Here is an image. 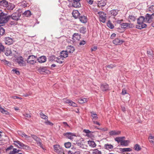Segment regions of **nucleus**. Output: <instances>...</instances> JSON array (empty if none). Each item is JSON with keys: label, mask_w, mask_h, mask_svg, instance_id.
I'll use <instances>...</instances> for the list:
<instances>
[{"label": "nucleus", "mask_w": 154, "mask_h": 154, "mask_svg": "<svg viewBox=\"0 0 154 154\" xmlns=\"http://www.w3.org/2000/svg\"><path fill=\"white\" fill-rule=\"evenodd\" d=\"M145 20V18L144 17L141 16L139 17L137 20V23L138 25H136V28L141 29L146 28L147 27V25L144 23Z\"/></svg>", "instance_id": "nucleus-1"}, {"label": "nucleus", "mask_w": 154, "mask_h": 154, "mask_svg": "<svg viewBox=\"0 0 154 154\" xmlns=\"http://www.w3.org/2000/svg\"><path fill=\"white\" fill-rule=\"evenodd\" d=\"M10 18V16H7L6 14L0 10V25L3 26Z\"/></svg>", "instance_id": "nucleus-2"}, {"label": "nucleus", "mask_w": 154, "mask_h": 154, "mask_svg": "<svg viewBox=\"0 0 154 154\" xmlns=\"http://www.w3.org/2000/svg\"><path fill=\"white\" fill-rule=\"evenodd\" d=\"M14 144L16 145L18 148H23L26 149H29L30 147L28 146L27 145L23 144V143L21 142L18 140L14 141Z\"/></svg>", "instance_id": "nucleus-3"}, {"label": "nucleus", "mask_w": 154, "mask_h": 154, "mask_svg": "<svg viewBox=\"0 0 154 154\" xmlns=\"http://www.w3.org/2000/svg\"><path fill=\"white\" fill-rule=\"evenodd\" d=\"M31 137L36 142L37 145L43 149L42 144L41 142V139L36 135L34 134H31Z\"/></svg>", "instance_id": "nucleus-4"}, {"label": "nucleus", "mask_w": 154, "mask_h": 154, "mask_svg": "<svg viewBox=\"0 0 154 154\" xmlns=\"http://www.w3.org/2000/svg\"><path fill=\"white\" fill-rule=\"evenodd\" d=\"M54 150L55 152L58 154H64L62 148L59 145H56L54 146Z\"/></svg>", "instance_id": "nucleus-5"}, {"label": "nucleus", "mask_w": 154, "mask_h": 154, "mask_svg": "<svg viewBox=\"0 0 154 154\" xmlns=\"http://www.w3.org/2000/svg\"><path fill=\"white\" fill-rule=\"evenodd\" d=\"M16 62L20 66H26V63L24 60V59L22 57L20 56L18 57L16 60Z\"/></svg>", "instance_id": "nucleus-6"}, {"label": "nucleus", "mask_w": 154, "mask_h": 154, "mask_svg": "<svg viewBox=\"0 0 154 154\" xmlns=\"http://www.w3.org/2000/svg\"><path fill=\"white\" fill-rule=\"evenodd\" d=\"M36 57L33 55L29 56L27 60V62L30 64H33L36 63Z\"/></svg>", "instance_id": "nucleus-7"}, {"label": "nucleus", "mask_w": 154, "mask_h": 154, "mask_svg": "<svg viewBox=\"0 0 154 154\" xmlns=\"http://www.w3.org/2000/svg\"><path fill=\"white\" fill-rule=\"evenodd\" d=\"M154 16V14H147L145 17V20L148 23H150L153 21V16Z\"/></svg>", "instance_id": "nucleus-8"}, {"label": "nucleus", "mask_w": 154, "mask_h": 154, "mask_svg": "<svg viewBox=\"0 0 154 154\" xmlns=\"http://www.w3.org/2000/svg\"><path fill=\"white\" fill-rule=\"evenodd\" d=\"M63 135L66 138L72 140H73L74 137L76 136L75 133L71 132H67L63 134Z\"/></svg>", "instance_id": "nucleus-9"}, {"label": "nucleus", "mask_w": 154, "mask_h": 154, "mask_svg": "<svg viewBox=\"0 0 154 154\" xmlns=\"http://www.w3.org/2000/svg\"><path fill=\"white\" fill-rule=\"evenodd\" d=\"M21 16V14L19 12H15L13 13L11 16H10V18L14 20L17 21L19 19L20 17Z\"/></svg>", "instance_id": "nucleus-10"}, {"label": "nucleus", "mask_w": 154, "mask_h": 154, "mask_svg": "<svg viewBox=\"0 0 154 154\" xmlns=\"http://www.w3.org/2000/svg\"><path fill=\"white\" fill-rule=\"evenodd\" d=\"M98 14L99 16V19L100 21L104 23L106 21V14L103 12H99Z\"/></svg>", "instance_id": "nucleus-11"}, {"label": "nucleus", "mask_w": 154, "mask_h": 154, "mask_svg": "<svg viewBox=\"0 0 154 154\" xmlns=\"http://www.w3.org/2000/svg\"><path fill=\"white\" fill-rule=\"evenodd\" d=\"M100 88L103 91H108L109 88V85L106 83H104L101 84Z\"/></svg>", "instance_id": "nucleus-12"}, {"label": "nucleus", "mask_w": 154, "mask_h": 154, "mask_svg": "<svg viewBox=\"0 0 154 154\" xmlns=\"http://www.w3.org/2000/svg\"><path fill=\"white\" fill-rule=\"evenodd\" d=\"M5 41L6 44L9 45L13 43V39L9 37H6L5 38Z\"/></svg>", "instance_id": "nucleus-13"}, {"label": "nucleus", "mask_w": 154, "mask_h": 154, "mask_svg": "<svg viewBox=\"0 0 154 154\" xmlns=\"http://www.w3.org/2000/svg\"><path fill=\"white\" fill-rule=\"evenodd\" d=\"M124 42L123 40H121L118 38H115L113 41V43L116 45H120Z\"/></svg>", "instance_id": "nucleus-14"}, {"label": "nucleus", "mask_w": 154, "mask_h": 154, "mask_svg": "<svg viewBox=\"0 0 154 154\" xmlns=\"http://www.w3.org/2000/svg\"><path fill=\"white\" fill-rule=\"evenodd\" d=\"M60 57L61 58L64 59L68 57V54L66 51H62L60 53Z\"/></svg>", "instance_id": "nucleus-15"}, {"label": "nucleus", "mask_w": 154, "mask_h": 154, "mask_svg": "<svg viewBox=\"0 0 154 154\" xmlns=\"http://www.w3.org/2000/svg\"><path fill=\"white\" fill-rule=\"evenodd\" d=\"M133 25L132 24L128 23H123L121 24V27L122 28H125L128 27L129 28H132Z\"/></svg>", "instance_id": "nucleus-16"}, {"label": "nucleus", "mask_w": 154, "mask_h": 154, "mask_svg": "<svg viewBox=\"0 0 154 154\" xmlns=\"http://www.w3.org/2000/svg\"><path fill=\"white\" fill-rule=\"evenodd\" d=\"M80 0H73L72 6L75 8H79L81 6Z\"/></svg>", "instance_id": "nucleus-17"}, {"label": "nucleus", "mask_w": 154, "mask_h": 154, "mask_svg": "<svg viewBox=\"0 0 154 154\" xmlns=\"http://www.w3.org/2000/svg\"><path fill=\"white\" fill-rule=\"evenodd\" d=\"M18 134L20 136H21L23 137H24L26 139H29L30 138V136H28L26 135L24 132L21 131H18Z\"/></svg>", "instance_id": "nucleus-18"}, {"label": "nucleus", "mask_w": 154, "mask_h": 154, "mask_svg": "<svg viewBox=\"0 0 154 154\" xmlns=\"http://www.w3.org/2000/svg\"><path fill=\"white\" fill-rule=\"evenodd\" d=\"M75 50L74 48L72 46H68L66 48V51L68 53H72Z\"/></svg>", "instance_id": "nucleus-19"}, {"label": "nucleus", "mask_w": 154, "mask_h": 154, "mask_svg": "<svg viewBox=\"0 0 154 154\" xmlns=\"http://www.w3.org/2000/svg\"><path fill=\"white\" fill-rule=\"evenodd\" d=\"M73 40L75 41L76 40H79L80 38V35L78 33L74 34L72 36Z\"/></svg>", "instance_id": "nucleus-20"}, {"label": "nucleus", "mask_w": 154, "mask_h": 154, "mask_svg": "<svg viewBox=\"0 0 154 154\" xmlns=\"http://www.w3.org/2000/svg\"><path fill=\"white\" fill-rule=\"evenodd\" d=\"M121 131H116L115 130L109 132V134L110 135H117L120 134Z\"/></svg>", "instance_id": "nucleus-21"}, {"label": "nucleus", "mask_w": 154, "mask_h": 154, "mask_svg": "<svg viewBox=\"0 0 154 154\" xmlns=\"http://www.w3.org/2000/svg\"><path fill=\"white\" fill-rule=\"evenodd\" d=\"M46 57L44 56L40 57L38 59V62L41 63L45 62L46 61Z\"/></svg>", "instance_id": "nucleus-22"}, {"label": "nucleus", "mask_w": 154, "mask_h": 154, "mask_svg": "<svg viewBox=\"0 0 154 154\" xmlns=\"http://www.w3.org/2000/svg\"><path fill=\"white\" fill-rule=\"evenodd\" d=\"M8 5V2L5 0H3L0 2V5L6 7Z\"/></svg>", "instance_id": "nucleus-23"}, {"label": "nucleus", "mask_w": 154, "mask_h": 154, "mask_svg": "<svg viewBox=\"0 0 154 154\" xmlns=\"http://www.w3.org/2000/svg\"><path fill=\"white\" fill-rule=\"evenodd\" d=\"M66 103H69V104L71 106L74 107H76L77 106V104L73 102L72 101L69 100H66Z\"/></svg>", "instance_id": "nucleus-24"}, {"label": "nucleus", "mask_w": 154, "mask_h": 154, "mask_svg": "<svg viewBox=\"0 0 154 154\" xmlns=\"http://www.w3.org/2000/svg\"><path fill=\"white\" fill-rule=\"evenodd\" d=\"M84 140L82 138H80L79 140H77L76 141V144L80 146L82 145H83V142Z\"/></svg>", "instance_id": "nucleus-25"}, {"label": "nucleus", "mask_w": 154, "mask_h": 154, "mask_svg": "<svg viewBox=\"0 0 154 154\" xmlns=\"http://www.w3.org/2000/svg\"><path fill=\"white\" fill-rule=\"evenodd\" d=\"M88 144L90 146L93 148L95 147L97 145L96 143L93 141H88Z\"/></svg>", "instance_id": "nucleus-26"}, {"label": "nucleus", "mask_w": 154, "mask_h": 154, "mask_svg": "<svg viewBox=\"0 0 154 154\" xmlns=\"http://www.w3.org/2000/svg\"><path fill=\"white\" fill-rule=\"evenodd\" d=\"M72 14L74 18H76L79 16V13L78 11L75 10L73 11L72 13Z\"/></svg>", "instance_id": "nucleus-27"}, {"label": "nucleus", "mask_w": 154, "mask_h": 154, "mask_svg": "<svg viewBox=\"0 0 154 154\" xmlns=\"http://www.w3.org/2000/svg\"><path fill=\"white\" fill-rule=\"evenodd\" d=\"M80 20L83 23H85L87 22V18L85 16H82L79 18Z\"/></svg>", "instance_id": "nucleus-28"}, {"label": "nucleus", "mask_w": 154, "mask_h": 154, "mask_svg": "<svg viewBox=\"0 0 154 154\" xmlns=\"http://www.w3.org/2000/svg\"><path fill=\"white\" fill-rule=\"evenodd\" d=\"M147 53L148 57L150 59H153V52L152 51H147Z\"/></svg>", "instance_id": "nucleus-29"}, {"label": "nucleus", "mask_w": 154, "mask_h": 154, "mask_svg": "<svg viewBox=\"0 0 154 154\" xmlns=\"http://www.w3.org/2000/svg\"><path fill=\"white\" fill-rule=\"evenodd\" d=\"M106 1L104 0H101L99 2L98 4V6L99 7H103L106 5Z\"/></svg>", "instance_id": "nucleus-30"}, {"label": "nucleus", "mask_w": 154, "mask_h": 154, "mask_svg": "<svg viewBox=\"0 0 154 154\" xmlns=\"http://www.w3.org/2000/svg\"><path fill=\"white\" fill-rule=\"evenodd\" d=\"M76 150V147H75L74 146H72L71 149L68 151V154H72Z\"/></svg>", "instance_id": "nucleus-31"}, {"label": "nucleus", "mask_w": 154, "mask_h": 154, "mask_svg": "<svg viewBox=\"0 0 154 154\" xmlns=\"http://www.w3.org/2000/svg\"><path fill=\"white\" fill-rule=\"evenodd\" d=\"M6 7L8 10H12L15 8V6L13 4L9 3V4H8V5Z\"/></svg>", "instance_id": "nucleus-32"}, {"label": "nucleus", "mask_w": 154, "mask_h": 154, "mask_svg": "<svg viewBox=\"0 0 154 154\" xmlns=\"http://www.w3.org/2000/svg\"><path fill=\"white\" fill-rule=\"evenodd\" d=\"M104 146L106 149L108 150L111 149L113 148V146L112 145L108 143L105 144Z\"/></svg>", "instance_id": "nucleus-33"}, {"label": "nucleus", "mask_w": 154, "mask_h": 154, "mask_svg": "<svg viewBox=\"0 0 154 154\" xmlns=\"http://www.w3.org/2000/svg\"><path fill=\"white\" fill-rule=\"evenodd\" d=\"M128 19L130 22H132L135 21L136 18L134 16L131 15L129 16Z\"/></svg>", "instance_id": "nucleus-34"}, {"label": "nucleus", "mask_w": 154, "mask_h": 154, "mask_svg": "<svg viewBox=\"0 0 154 154\" xmlns=\"http://www.w3.org/2000/svg\"><path fill=\"white\" fill-rule=\"evenodd\" d=\"M56 61L59 64H62L63 62V59L62 58H59L58 57H56L55 58Z\"/></svg>", "instance_id": "nucleus-35"}, {"label": "nucleus", "mask_w": 154, "mask_h": 154, "mask_svg": "<svg viewBox=\"0 0 154 154\" xmlns=\"http://www.w3.org/2000/svg\"><path fill=\"white\" fill-rule=\"evenodd\" d=\"M125 137H119L116 138L115 139V140L116 141H117L118 143H121L123 139L125 138Z\"/></svg>", "instance_id": "nucleus-36"}, {"label": "nucleus", "mask_w": 154, "mask_h": 154, "mask_svg": "<svg viewBox=\"0 0 154 154\" xmlns=\"http://www.w3.org/2000/svg\"><path fill=\"white\" fill-rule=\"evenodd\" d=\"M148 140L151 144H154V136H149L148 137Z\"/></svg>", "instance_id": "nucleus-37"}, {"label": "nucleus", "mask_w": 154, "mask_h": 154, "mask_svg": "<svg viewBox=\"0 0 154 154\" xmlns=\"http://www.w3.org/2000/svg\"><path fill=\"white\" fill-rule=\"evenodd\" d=\"M129 143V141L128 140H124L123 139L121 143V144L122 145H124L125 146H127L128 145V143Z\"/></svg>", "instance_id": "nucleus-38"}, {"label": "nucleus", "mask_w": 154, "mask_h": 154, "mask_svg": "<svg viewBox=\"0 0 154 154\" xmlns=\"http://www.w3.org/2000/svg\"><path fill=\"white\" fill-rule=\"evenodd\" d=\"M134 149L137 151H139L141 149V148L138 144H135L134 147Z\"/></svg>", "instance_id": "nucleus-39"}, {"label": "nucleus", "mask_w": 154, "mask_h": 154, "mask_svg": "<svg viewBox=\"0 0 154 154\" xmlns=\"http://www.w3.org/2000/svg\"><path fill=\"white\" fill-rule=\"evenodd\" d=\"M118 11L116 10H112L111 11V14L113 16H116L118 14Z\"/></svg>", "instance_id": "nucleus-40"}, {"label": "nucleus", "mask_w": 154, "mask_h": 154, "mask_svg": "<svg viewBox=\"0 0 154 154\" xmlns=\"http://www.w3.org/2000/svg\"><path fill=\"white\" fill-rule=\"evenodd\" d=\"M11 51L9 48H7L5 52V54L7 56H8L11 55Z\"/></svg>", "instance_id": "nucleus-41"}, {"label": "nucleus", "mask_w": 154, "mask_h": 154, "mask_svg": "<svg viewBox=\"0 0 154 154\" xmlns=\"http://www.w3.org/2000/svg\"><path fill=\"white\" fill-rule=\"evenodd\" d=\"M92 154H102V152L101 151L96 149L93 150Z\"/></svg>", "instance_id": "nucleus-42"}, {"label": "nucleus", "mask_w": 154, "mask_h": 154, "mask_svg": "<svg viewBox=\"0 0 154 154\" xmlns=\"http://www.w3.org/2000/svg\"><path fill=\"white\" fill-rule=\"evenodd\" d=\"M0 112L3 114H5L7 115L9 113V112H8L7 111L5 110L1 107H0Z\"/></svg>", "instance_id": "nucleus-43"}, {"label": "nucleus", "mask_w": 154, "mask_h": 154, "mask_svg": "<svg viewBox=\"0 0 154 154\" xmlns=\"http://www.w3.org/2000/svg\"><path fill=\"white\" fill-rule=\"evenodd\" d=\"M20 150L19 149H17L14 148L13 150L10 151V154H14L16 153H18Z\"/></svg>", "instance_id": "nucleus-44"}, {"label": "nucleus", "mask_w": 154, "mask_h": 154, "mask_svg": "<svg viewBox=\"0 0 154 154\" xmlns=\"http://www.w3.org/2000/svg\"><path fill=\"white\" fill-rule=\"evenodd\" d=\"M88 101V99L87 98H83L79 100V103H83L86 102Z\"/></svg>", "instance_id": "nucleus-45"}, {"label": "nucleus", "mask_w": 154, "mask_h": 154, "mask_svg": "<svg viewBox=\"0 0 154 154\" xmlns=\"http://www.w3.org/2000/svg\"><path fill=\"white\" fill-rule=\"evenodd\" d=\"M40 115L41 116V117L45 120H47L48 117L45 116L42 112H41L40 113Z\"/></svg>", "instance_id": "nucleus-46"}, {"label": "nucleus", "mask_w": 154, "mask_h": 154, "mask_svg": "<svg viewBox=\"0 0 154 154\" xmlns=\"http://www.w3.org/2000/svg\"><path fill=\"white\" fill-rule=\"evenodd\" d=\"M65 147L66 148H69L71 146V144L70 142H68L64 143Z\"/></svg>", "instance_id": "nucleus-47"}, {"label": "nucleus", "mask_w": 154, "mask_h": 154, "mask_svg": "<svg viewBox=\"0 0 154 154\" xmlns=\"http://www.w3.org/2000/svg\"><path fill=\"white\" fill-rule=\"evenodd\" d=\"M23 14L26 16L28 17L31 15V12L27 10L25 11L23 13Z\"/></svg>", "instance_id": "nucleus-48"}, {"label": "nucleus", "mask_w": 154, "mask_h": 154, "mask_svg": "<svg viewBox=\"0 0 154 154\" xmlns=\"http://www.w3.org/2000/svg\"><path fill=\"white\" fill-rule=\"evenodd\" d=\"M148 11L151 13L154 12V5H152L150 6L148 8Z\"/></svg>", "instance_id": "nucleus-49"}, {"label": "nucleus", "mask_w": 154, "mask_h": 154, "mask_svg": "<svg viewBox=\"0 0 154 154\" xmlns=\"http://www.w3.org/2000/svg\"><path fill=\"white\" fill-rule=\"evenodd\" d=\"M86 31V28L85 27H82L80 28V32L81 33H84Z\"/></svg>", "instance_id": "nucleus-50"}, {"label": "nucleus", "mask_w": 154, "mask_h": 154, "mask_svg": "<svg viewBox=\"0 0 154 154\" xmlns=\"http://www.w3.org/2000/svg\"><path fill=\"white\" fill-rule=\"evenodd\" d=\"M107 25L108 27L112 29H113L114 27L113 25L109 21L107 23Z\"/></svg>", "instance_id": "nucleus-51"}, {"label": "nucleus", "mask_w": 154, "mask_h": 154, "mask_svg": "<svg viewBox=\"0 0 154 154\" xmlns=\"http://www.w3.org/2000/svg\"><path fill=\"white\" fill-rule=\"evenodd\" d=\"M91 116L93 118V119L96 120L98 118L96 114L92 112H91Z\"/></svg>", "instance_id": "nucleus-52"}, {"label": "nucleus", "mask_w": 154, "mask_h": 154, "mask_svg": "<svg viewBox=\"0 0 154 154\" xmlns=\"http://www.w3.org/2000/svg\"><path fill=\"white\" fill-rule=\"evenodd\" d=\"M42 72H43L46 74H48L50 73V72L49 70L46 69L45 68H42Z\"/></svg>", "instance_id": "nucleus-53"}, {"label": "nucleus", "mask_w": 154, "mask_h": 154, "mask_svg": "<svg viewBox=\"0 0 154 154\" xmlns=\"http://www.w3.org/2000/svg\"><path fill=\"white\" fill-rule=\"evenodd\" d=\"M82 151L81 150H76L72 154H82Z\"/></svg>", "instance_id": "nucleus-54"}, {"label": "nucleus", "mask_w": 154, "mask_h": 154, "mask_svg": "<svg viewBox=\"0 0 154 154\" xmlns=\"http://www.w3.org/2000/svg\"><path fill=\"white\" fill-rule=\"evenodd\" d=\"M115 66V65L110 64L106 66V68L112 69Z\"/></svg>", "instance_id": "nucleus-55"}, {"label": "nucleus", "mask_w": 154, "mask_h": 154, "mask_svg": "<svg viewBox=\"0 0 154 154\" xmlns=\"http://www.w3.org/2000/svg\"><path fill=\"white\" fill-rule=\"evenodd\" d=\"M122 151L123 152L130 151L131 150V149L130 148H122Z\"/></svg>", "instance_id": "nucleus-56"}, {"label": "nucleus", "mask_w": 154, "mask_h": 154, "mask_svg": "<svg viewBox=\"0 0 154 154\" xmlns=\"http://www.w3.org/2000/svg\"><path fill=\"white\" fill-rule=\"evenodd\" d=\"M12 72L13 73H16L17 75H19L20 74L19 71L17 70L16 69H14L12 70Z\"/></svg>", "instance_id": "nucleus-57"}, {"label": "nucleus", "mask_w": 154, "mask_h": 154, "mask_svg": "<svg viewBox=\"0 0 154 154\" xmlns=\"http://www.w3.org/2000/svg\"><path fill=\"white\" fill-rule=\"evenodd\" d=\"M127 90L125 88H123L122 90V91L121 94L123 95L127 94Z\"/></svg>", "instance_id": "nucleus-58"}, {"label": "nucleus", "mask_w": 154, "mask_h": 154, "mask_svg": "<svg viewBox=\"0 0 154 154\" xmlns=\"http://www.w3.org/2000/svg\"><path fill=\"white\" fill-rule=\"evenodd\" d=\"M45 123L47 125L52 126L53 124L52 123L50 122L49 121L47 120L45 122Z\"/></svg>", "instance_id": "nucleus-59"}, {"label": "nucleus", "mask_w": 154, "mask_h": 154, "mask_svg": "<svg viewBox=\"0 0 154 154\" xmlns=\"http://www.w3.org/2000/svg\"><path fill=\"white\" fill-rule=\"evenodd\" d=\"M5 48L4 46L2 45V43H0V50L3 51L4 50Z\"/></svg>", "instance_id": "nucleus-60"}, {"label": "nucleus", "mask_w": 154, "mask_h": 154, "mask_svg": "<svg viewBox=\"0 0 154 154\" xmlns=\"http://www.w3.org/2000/svg\"><path fill=\"white\" fill-rule=\"evenodd\" d=\"M17 22L16 21H11L10 24L11 25H17Z\"/></svg>", "instance_id": "nucleus-61"}, {"label": "nucleus", "mask_w": 154, "mask_h": 154, "mask_svg": "<svg viewBox=\"0 0 154 154\" xmlns=\"http://www.w3.org/2000/svg\"><path fill=\"white\" fill-rule=\"evenodd\" d=\"M97 49V47L96 46H94L91 48V51H95Z\"/></svg>", "instance_id": "nucleus-62"}, {"label": "nucleus", "mask_w": 154, "mask_h": 154, "mask_svg": "<svg viewBox=\"0 0 154 154\" xmlns=\"http://www.w3.org/2000/svg\"><path fill=\"white\" fill-rule=\"evenodd\" d=\"M11 97L13 98L14 99H20L21 100L22 99V98H21L19 97L16 96H11Z\"/></svg>", "instance_id": "nucleus-63"}, {"label": "nucleus", "mask_w": 154, "mask_h": 154, "mask_svg": "<svg viewBox=\"0 0 154 154\" xmlns=\"http://www.w3.org/2000/svg\"><path fill=\"white\" fill-rule=\"evenodd\" d=\"M85 41L84 40H82L79 43V45H85Z\"/></svg>", "instance_id": "nucleus-64"}]
</instances>
